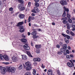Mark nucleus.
<instances>
[{
    "instance_id": "f257e3e1",
    "label": "nucleus",
    "mask_w": 75,
    "mask_h": 75,
    "mask_svg": "<svg viewBox=\"0 0 75 75\" xmlns=\"http://www.w3.org/2000/svg\"><path fill=\"white\" fill-rule=\"evenodd\" d=\"M32 12L33 13H38L40 12V10L37 7H35L34 8V9L32 10Z\"/></svg>"
},
{
    "instance_id": "f03ea898",
    "label": "nucleus",
    "mask_w": 75,
    "mask_h": 75,
    "mask_svg": "<svg viewBox=\"0 0 75 75\" xmlns=\"http://www.w3.org/2000/svg\"><path fill=\"white\" fill-rule=\"evenodd\" d=\"M8 70L9 72L14 73V72H15L16 69L14 67H12L11 68H9L8 69Z\"/></svg>"
},
{
    "instance_id": "7ed1b4c3",
    "label": "nucleus",
    "mask_w": 75,
    "mask_h": 75,
    "mask_svg": "<svg viewBox=\"0 0 75 75\" xmlns=\"http://www.w3.org/2000/svg\"><path fill=\"white\" fill-rule=\"evenodd\" d=\"M31 35H33V38H38V36H36V35H37V33H36V32L33 31L31 33Z\"/></svg>"
},
{
    "instance_id": "20e7f679",
    "label": "nucleus",
    "mask_w": 75,
    "mask_h": 75,
    "mask_svg": "<svg viewBox=\"0 0 75 75\" xmlns=\"http://www.w3.org/2000/svg\"><path fill=\"white\" fill-rule=\"evenodd\" d=\"M1 72L2 74L4 75L6 74V68L5 67H3L1 69Z\"/></svg>"
},
{
    "instance_id": "39448f33",
    "label": "nucleus",
    "mask_w": 75,
    "mask_h": 75,
    "mask_svg": "<svg viewBox=\"0 0 75 75\" xmlns=\"http://www.w3.org/2000/svg\"><path fill=\"white\" fill-rule=\"evenodd\" d=\"M12 59L14 62H17L18 61V59L16 57V56H14L12 57Z\"/></svg>"
},
{
    "instance_id": "423d86ee",
    "label": "nucleus",
    "mask_w": 75,
    "mask_h": 75,
    "mask_svg": "<svg viewBox=\"0 0 75 75\" xmlns=\"http://www.w3.org/2000/svg\"><path fill=\"white\" fill-rule=\"evenodd\" d=\"M69 38H70V36L69 35H67V37L65 38V41L67 44L69 42Z\"/></svg>"
},
{
    "instance_id": "0eeeda50",
    "label": "nucleus",
    "mask_w": 75,
    "mask_h": 75,
    "mask_svg": "<svg viewBox=\"0 0 75 75\" xmlns=\"http://www.w3.org/2000/svg\"><path fill=\"white\" fill-rule=\"evenodd\" d=\"M18 17L20 19H23L25 17V15L24 14H22L20 13L18 15Z\"/></svg>"
},
{
    "instance_id": "6e6552de",
    "label": "nucleus",
    "mask_w": 75,
    "mask_h": 75,
    "mask_svg": "<svg viewBox=\"0 0 75 75\" xmlns=\"http://www.w3.org/2000/svg\"><path fill=\"white\" fill-rule=\"evenodd\" d=\"M60 3L62 4V5H63V6H64V4H65V5H67V2H66V0H63V1H60Z\"/></svg>"
},
{
    "instance_id": "1a4fd4ad",
    "label": "nucleus",
    "mask_w": 75,
    "mask_h": 75,
    "mask_svg": "<svg viewBox=\"0 0 75 75\" xmlns=\"http://www.w3.org/2000/svg\"><path fill=\"white\" fill-rule=\"evenodd\" d=\"M23 47L25 48V49H26L27 50H29L30 48V47L28 46V45L27 44H25V45L23 46Z\"/></svg>"
},
{
    "instance_id": "9d476101",
    "label": "nucleus",
    "mask_w": 75,
    "mask_h": 75,
    "mask_svg": "<svg viewBox=\"0 0 75 75\" xmlns=\"http://www.w3.org/2000/svg\"><path fill=\"white\" fill-rule=\"evenodd\" d=\"M34 17L29 16L28 17V23H30V21H31V20H34Z\"/></svg>"
},
{
    "instance_id": "9b49d317",
    "label": "nucleus",
    "mask_w": 75,
    "mask_h": 75,
    "mask_svg": "<svg viewBox=\"0 0 75 75\" xmlns=\"http://www.w3.org/2000/svg\"><path fill=\"white\" fill-rule=\"evenodd\" d=\"M47 74L48 75H52V71L51 69H49L48 70Z\"/></svg>"
},
{
    "instance_id": "f8f14e48",
    "label": "nucleus",
    "mask_w": 75,
    "mask_h": 75,
    "mask_svg": "<svg viewBox=\"0 0 75 75\" xmlns=\"http://www.w3.org/2000/svg\"><path fill=\"white\" fill-rule=\"evenodd\" d=\"M4 59L6 61H9V60L8 57V56L6 55H4Z\"/></svg>"
},
{
    "instance_id": "ddd939ff",
    "label": "nucleus",
    "mask_w": 75,
    "mask_h": 75,
    "mask_svg": "<svg viewBox=\"0 0 75 75\" xmlns=\"http://www.w3.org/2000/svg\"><path fill=\"white\" fill-rule=\"evenodd\" d=\"M22 59H24V60H26L27 59V56L25 55H23L22 56Z\"/></svg>"
},
{
    "instance_id": "4468645a",
    "label": "nucleus",
    "mask_w": 75,
    "mask_h": 75,
    "mask_svg": "<svg viewBox=\"0 0 75 75\" xmlns=\"http://www.w3.org/2000/svg\"><path fill=\"white\" fill-rule=\"evenodd\" d=\"M25 64L27 67H30L31 65V64L29 62H28L25 63Z\"/></svg>"
},
{
    "instance_id": "2eb2a0df",
    "label": "nucleus",
    "mask_w": 75,
    "mask_h": 75,
    "mask_svg": "<svg viewBox=\"0 0 75 75\" xmlns=\"http://www.w3.org/2000/svg\"><path fill=\"white\" fill-rule=\"evenodd\" d=\"M35 47L36 48L40 49L41 48V45H35Z\"/></svg>"
},
{
    "instance_id": "dca6fc26",
    "label": "nucleus",
    "mask_w": 75,
    "mask_h": 75,
    "mask_svg": "<svg viewBox=\"0 0 75 75\" xmlns=\"http://www.w3.org/2000/svg\"><path fill=\"white\" fill-rule=\"evenodd\" d=\"M34 61H39L40 62L41 61V59L39 58H37L33 59Z\"/></svg>"
},
{
    "instance_id": "f3484780",
    "label": "nucleus",
    "mask_w": 75,
    "mask_h": 75,
    "mask_svg": "<svg viewBox=\"0 0 75 75\" xmlns=\"http://www.w3.org/2000/svg\"><path fill=\"white\" fill-rule=\"evenodd\" d=\"M24 24V22H21L19 23L17 25V27H20V25H23Z\"/></svg>"
},
{
    "instance_id": "a211bd4d",
    "label": "nucleus",
    "mask_w": 75,
    "mask_h": 75,
    "mask_svg": "<svg viewBox=\"0 0 75 75\" xmlns=\"http://www.w3.org/2000/svg\"><path fill=\"white\" fill-rule=\"evenodd\" d=\"M4 55L3 56L2 54H0V59L1 60H4Z\"/></svg>"
},
{
    "instance_id": "6ab92c4d",
    "label": "nucleus",
    "mask_w": 75,
    "mask_h": 75,
    "mask_svg": "<svg viewBox=\"0 0 75 75\" xmlns=\"http://www.w3.org/2000/svg\"><path fill=\"white\" fill-rule=\"evenodd\" d=\"M21 41L23 42H26L27 40L26 39H21Z\"/></svg>"
},
{
    "instance_id": "aec40b11",
    "label": "nucleus",
    "mask_w": 75,
    "mask_h": 75,
    "mask_svg": "<svg viewBox=\"0 0 75 75\" xmlns=\"http://www.w3.org/2000/svg\"><path fill=\"white\" fill-rule=\"evenodd\" d=\"M26 69L27 71H30V70H31L32 67H26Z\"/></svg>"
},
{
    "instance_id": "412c9836",
    "label": "nucleus",
    "mask_w": 75,
    "mask_h": 75,
    "mask_svg": "<svg viewBox=\"0 0 75 75\" xmlns=\"http://www.w3.org/2000/svg\"><path fill=\"white\" fill-rule=\"evenodd\" d=\"M27 54L30 57H33V56L32 55H31V53H30V52H27Z\"/></svg>"
},
{
    "instance_id": "4be33fe9",
    "label": "nucleus",
    "mask_w": 75,
    "mask_h": 75,
    "mask_svg": "<svg viewBox=\"0 0 75 75\" xmlns=\"http://www.w3.org/2000/svg\"><path fill=\"white\" fill-rule=\"evenodd\" d=\"M67 65L69 67H72V64L71 63H67Z\"/></svg>"
},
{
    "instance_id": "5701e85b",
    "label": "nucleus",
    "mask_w": 75,
    "mask_h": 75,
    "mask_svg": "<svg viewBox=\"0 0 75 75\" xmlns=\"http://www.w3.org/2000/svg\"><path fill=\"white\" fill-rule=\"evenodd\" d=\"M61 51L62 52H65V51H66L64 48H62L61 49Z\"/></svg>"
},
{
    "instance_id": "b1692460",
    "label": "nucleus",
    "mask_w": 75,
    "mask_h": 75,
    "mask_svg": "<svg viewBox=\"0 0 75 75\" xmlns=\"http://www.w3.org/2000/svg\"><path fill=\"white\" fill-rule=\"evenodd\" d=\"M22 6H23L21 5V4H19L18 6V9L19 10H20L21 8V7H22Z\"/></svg>"
},
{
    "instance_id": "393cba45",
    "label": "nucleus",
    "mask_w": 75,
    "mask_h": 75,
    "mask_svg": "<svg viewBox=\"0 0 75 75\" xmlns=\"http://www.w3.org/2000/svg\"><path fill=\"white\" fill-rule=\"evenodd\" d=\"M64 8L65 11H67V12H68V11H69L68 8H67L65 7H64Z\"/></svg>"
},
{
    "instance_id": "a878e982",
    "label": "nucleus",
    "mask_w": 75,
    "mask_h": 75,
    "mask_svg": "<svg viewBox=\"0 0 75 75\" xmlns=\"http://www.w3.org/2000/svg\"><path fill=\"white\" fill-rule=\"evenodd\" d=\"M35 6H36V7H39L40 5H39V4L35 2Z\"/></svg>"
},
{
    "instance_id": "bb28decb",
    "label": "nucleus",
    "mask_w": 75,
    "mask_h": 75,
    "mask_svg": "<svg viewBox=\"0 0 75 75\" xmlns=\"http://www.w3.org/2000/svg\"><path fill=\"white\" fill-rule=\"evenodd\" d=\"M33 75H35V74H36V70L35 69H33Z\"/></svg>"
},
{
    "instance_id": "cd10ccee",
    "label": "nucleus",
    "mask_w": 75,
    "mask_h": 75,
    "mask_svg": "<svg viewBox=\"0 0 75 75\" xmlns=\"http://www.w3.org/2000/svg\"><path fill=\"white\" fill-rule=\"evenodd\" d=\"M36 52L37 53V54H40V50L37 49L36 50Z\"/></svg>"
},
{
    "instance_id": "c85d7f7f",
    "label": "nucleus",
    "mask_w": 75,
    "mask_h": 75,
    "mask_svg": "<svg viewBox=\"0 0 75 75\" xmlns=\"http://www.w3.org/2000/svg\"><path fill=\"white\" fill-rule=\"evenodd\" d=\"M20 31L21 33H23L24 31V29H20Z\"/></svg>"
},
{
    "instance_id": "c756f323",
    "label": "nucleus",
    "mask_w": 75,
    "mask_h": 75,
    "mask_svg": "<svg viewBox=\"0 0 75 75\" xmlns=\"http://www.w3.org/2000/svg\"><path fill=\"white\" fill-rule=\"evenodd\" d=\"M18 1L21 4H23L24 3V1L23 0H19Z\"/></svg>"
},
{
    "instance_id": "7c9ffc66",
    "label": "nucleus",
    "mask_w": 75,
    "mask_h": 75,
    "mask_svg": "<svg viewBox=\"0 0 75 75\" xmlns=\"http://www.w3.org/2000/svg\"><path fill=\"white\" fill-rule=\"evenodd\" d=\"M25 10V7H24L22 6V7L20 9V10L21 11H23V10Z\"/></svg>"
},
{
    "instance_id": "2f4dec72",
    "label": "nucleus",
    "mask_w": 75,
    "mask_h": 75,
    "mask_svg": "<svg viewBox=\"0 0 75 75\" xmlns=\"http://www.w3.org/2000/svg\"><path fill=\"white\" fill-rule=\"evenodd\" d=\"M66 57L67 59H71V56L69 55H67L66 56Z\"/></svg>"
},
{
    "instance_id": "473e14b6",
    "label": "nucleus",
    "mask_w": 75,
    "mask_h": 75,
    "mask_svg": "<svg viewBox=\"0 0 75 75\" xmlns=\"http://www.w3.org/2000/svg\"><path fill=\"white\" fill-rule=\"evenodd\" d=\"M25 75H31V73L30 72H26L25 73Z\"/></svg>"
},
{
    "instance_id": "72a5a7b5",
    "label": "nucleus",
    "mask_w": 75,
    "mask_h": 75,
    "mask_svg": "<svg viewBox=\"0 0 75 75\" xmlns=\"http://www.w3.org/2000/svg\"><path fill=\"white\" fill-rule=\"evenodd\" d=\"M63 17H65V16H66V13H65V12L64 11V13H63L62 16Z\"/></svg>"
},
{
    "instance_id": "f704fd0d",
    "label": "nucleus",
    "mask_w": 75,
    "mask_h": 75,
    "mask_svg": "<svg viewBox=\"0 0 75 75\" xmlns=\"http://www.w3.org/2000/svg\"><path fill=\"white\" fill-rule=\"evenodd\" d=\"M2 64H5V65H8V64H9L10 63L8 62H2Z\"/></svg>"
},
{
    "instance_id": "c9c22d12",
    "label": "nucleus",
    "mask_w": 75,
    "mask_h": 75,
    "mask_svg": "<svg viewBox=\"0 0 75 75\" xmlns=\"http://www.w3.org/2000/svg\"><path fill=\"white\" fill-rule=\"evenodd\" d=\"M62 54V52L60 51L58 52L57 54L59 55H61Z\"/></svg>"
},
{
    "instance_id": "e433bc0d",
    "label": "nucleus",
    "mask_w": 75,
    "mask_h": 75,
    "mask_svg": "<svg viewBox=\"0 0 75 75\" xmlns=\"http://www.w3.org/2000/svg\"><path fill=\"white\" fill-rule=\"evenodd\" d=\"M23 68V66L22 65H21L18 67V69L19 70H20V69H21Z\"/></svg>"
},
{
    "instance_id": "4c0bfd02",
    "label": "nucleus",
    "mask_w": 75,
    "mask_h": 75,
    "mask_svg": "<svg viewBox=\"0 0 75 75\" xmlns=\"http://www.w3.org/2000/svg\"><path fill=\"white\" fill-rule=\"evenodd\" d=\"M68 21H69V22L70 23H72V20H71V19L70 18H69L68 19Z\"/></svg>"
},
{
    "instance_id": "58836bf2",
    "label": "nucleus",
    "mask_w": 75,
    "mask_h": 75,
    "mask_svg": "<svg viewBox=\"0 0 75 75\" xmlns=\"http://www.w3.org/2000/svg\"><path fill=\"white\" fill-rule=\"evenodd\" d=\"M31 2H28V6L29 7H31Z\"/></svg>"
},
{
    "instance_id": "ea45409f",
    "label": "nucleus",
    "mask_w": 75,
    "mask_h": 75,
    "mask_svg": "<svg viewBox=\"0 0 75 75\" xmlns=\"http://www.w3.org/2000/svg\"><path fill=\"white\" fill-rule=\"evenodd\" d=\"M70 34L71 35H72V36H75V34H74V33H73L72 32H71Z\"/></svg>"
},
{
    "instance_id": "a19ab883",
    "label": "nucleus",
    "mask_w": 75,
    "mask_h": 75,
    "mask_svg": "<svg viewBox=\"0 0 75 75\" xmlns=\"http://www.w3.org/2000/svg\"><path fill=\"white\" fill-rule=\"evenodd\" d=\"M63 20H67L68 18L67 17H65L62 18Z\"/></svg>"
},
{
    "instance_id": "79ce46f5",
    "label": "nucleus",
    "mask_w": 75,
    "mask_h": 75,
    "mask_svg": "<svg viewBox=\"0 0 75 75\" xmlns=\"http://www.w3.org/2000/svg\"><path fill=\"white\" fill-rule=\"evenodd\" d=\"M62 22L64 24H67V21L65 20H63V21H62Z\"/></svg>"
},
{
    "instance_id": "37998d69",
    "label": "nucleus",
    "mask_w": 75,
    "mask_h": 75,
    "mask_svg": "<svg viewBox=\"0 0 75 75\" xmlns=\"http://www.w3.org/2000/svg\"><path fill=\"white\" fill-rule=\"evenodd\" d=\"M67 16L68 18H71V15L68 14V13H67Z\"/></svg>"
},
{
    "instance_id": "c03bdc74",
    "label": "nucleus",
    "mask_w": 75,
    "mask_h": 75,
    "mask_svg": "<svg viewBox=\"0 0 75 75\" xmlns=\"http://www.w3.org/2000/svg\"><path fill=\"white\" fill-rule=\"evenodd\" d=\"M67 45V44H64L63 45L62 47H63V48H65V47H66Z\"/></svg>"
},
{
    "instance_id": "a18cd8bd",
    "label": "nucleus",
    "mask_w": 75,
    "mask_h": 75,
    "mask_svg": "<svg viewBox=\"0 0 75 75\" xmlns=\"http://www.w3.org/2000/svg\"><path fill=\"white\" fill-rule=\"evenodd\" d=\"M9 10L11 11H13V8L12 7L10 8L9 9Z\"/></svg>"
},
{
    "instance_id": "49530a36",
    "label": "nucleus",
    "mask_w": 75,
    "mask_h": 75,
    "mask_svg": "<svg viewBox=\"0 0 75 75\" xmlns=\"http://www.w3.org/2000/svg\"><path fill=\"white\" fill-rule=\"evenodd\" d=\"M56 47L57 48H60V45H57Z\"/></svg>"
},
{
    "instance_id": "de8ad7c7",
    "label": "nucleus",
    "mask_w": 75,
    "mask_h": 75,
    "mask_svg": "<svg viewBox=\"0 0 75 75\" xmlns=\"http://www.w3.org/2000/svg\"><path fill=\"white\" fill-rule=\"evenodd\" d=\"M31 15L32 16L34 17V16H35V14L34 13H31Z\"/></svg>"
},
{
    "instance_id": "09e8293b",
    "label": "nucleus",
    "mask_w": 75,
    "mask_h": 75,
    "mask_svg": "<svg viewBox=\"0 0 75 75\" xmlns=\"http://www.w3.org/2000/svg\"><path fill=\"white\" fill-rule=\"evenodd\" d=\"M62 35H63V36H64V37H67V35H66L65 34H62Z\"/></svg>"
},
{
    "instance_id": "8fccbe9b",
    "label": "nucleus",
    "mask_w": 75,
    "mask_h": 75,
    "mask_svg": "<svg viewBox=\"0 0 75 75\" xmlns=\"http://www.w3.org/2000/svg\"><path fill=\"white\" fill-rule=\"evenodd\" d=\"M23 28H24V26L23 25L21 26L20 29H23Z\"/></svg>"
},
{
    "instance_id": "3c124183",
    "label": "nucleus",
    "mask_w": 75,
    "mask_h": 75,
    "mask_svg": "<svg viewBox=\"0 0 75 75\" xmlns=\"http://www.w3.org/2000/svg\"><path fill=\"white\" fill-rule=\"evenodd\" d=\"M72 25H73V26H74V27L75 28V22H74L72 23Z\"/></svg>"
},
{
    "instance_id": "603ef678",
    "label": "nucleus",
    "mask_w": 75,
    "mask_h": 75,
    "mask_svg": "<svg viewBox=\"0 0 75 75\" xmlns=\"http://www.w3.org/2000/svg\"><path fill=\"white\" fill-rule=\"evenodd\" d=\"M42 68L44 69V68H45V66L44 65H43V64H42Z\"/></svg>"
},
{
    "instance_id": "864d4df0",
    "label": "nucleus",
    "mask_w": 75,
    "mask_h": 75,
    "mask_svg": "<svg viewBox=\"0 0 75 75\" xmlns=\"http://www.w3.org/2000/svg\"><path fill=\"white\" fill-rule=\"evenodd\" d=\"M66 53H67V54H69V50H67L66 51Z\"/></svg>"
},
{
    "instance_id": "5fc2aeb1",
    "label": "nucleus",
    "mask_w": 75,
    "mask_h": 75,
    "mask_svg": "<svg viewBox=\"0 0 75 75\" xmlns=\"http://www.w3.org/2000/svg\"><path fill=\"white\" fill-rule=\"evenodd\" d=\"M59 44L60 45H63V43L62 42H60L59 43Z\"/></svg>"
},
{
    "instance_id": "6e6d98bb",
    "label": "nucleus",
    "mask_w": 75,
    "mask_h": 75,
    "mask_svg": "<svg viewBox=\"0 0 75 75\" xmlns=\"http://www.w3.org/2000/svg\"><path fill=\"white\" fill-rule=\"evenodd\" d=\"M65 50H68V47H65Z\"/></svg>"
},
{
    "instance_id": "4d7b16f0",
    "label": "nucleus",
    "mask_w": 75,
    "mask_h": 75,
    "mask_svg": "<svg viewBox=\"0 0 75 75\" xmlns=\"http://www.w3.org/2000/svg\"><path fill=\"white\" fill-rule=\"evenodd\" d=\"M64 55H67V52H65L63 54Z\"/></svg>"
},
{
    "instance_id": "13d9d810",
    "label": "nucleus",
    "mask_w": 75,
    "mask_h": 75,
    "mask_svg": "<svg viewBox=\"0 0 75 75\" xmlns=\"http://www.w3.org/2000/svg\"><path fill=\"white\" fill-rule=\"evenodd\" d=\"M35 2H39V0H34Z\"/></svg>"
},
{
    "instance_id": "bf43d9fd",
    "label": "nucleus",
    "mask_w": 75,
    "mask_h": 75,
    "mask_svg": "<svg viewBox=\"0 0 75 75\" xmlns=\"http://www.w3.org/2000/svg\"><path fill=\"white\" fill-rule=\"evenodd\" d=\"M67 34H69V31L68 30H67Z\"/></svg>"
},
{
    "instance_id": "052dcab7",
    "label": "nucleus",
    "mask_w": 75,
    "mask_h": 75,
    "mask_svg": "<svg viewBox=\"0 0 75 75\" xmlns=\"http://www.w3.org/2000/svg\"><path fill=\"white\" fill-rule=\"evenodd\" d=\"M70 57H71L72 58H73V57H74V55H73L72 54L70 55Z\"/></svg>"
},
{
    "instance_id": "680f3d73",
    "label": "nucleus",
    "mask_w": 75,
    "mask_h": 75,
    "mask_svg": "<svg viewBox=\"0 0 75 75\" xmlns=\"http://www.w3.org/2000/svg\"><path fill=\"white\" fill-rule=\"evenodd\" d=\"M30 32H28V35H30Z\"/></svg>"
},
{
    "instance_id": "e2e57ef3",
    "label": "nucleus",
    "mask_w": 75,
    "mask_h": 75,
    "mask_svg": "<svg viewBox=\"0 0 75 75\" xmlns=\"http://www.w3.org/2000/svg\"><path fill=\"white\" fill-rule=\"evenodd\" d=\"M36 29H33V31H34L35 32H36Z\"/></svg>"
},
{
    "instance_id": "0e129e2a",
    "label": "nucleus",
    "mask_w": 75,
    "mask_h": 75,
    "mask_svg": "<svg viewBox=\"0 0 75 75\" xmlns=\"http://www.w3.org/2000/svg\"><path fill=\"white\" fill-rule=\"evenodd\" d=\"M52 24L53 25H55V23H52Z\"/></svg>"
},
{
    "instance_id": "69168bd1",
    "label": "nucleus",
    "mask_w": 75,
    "mask_h": 75,
    "mask_svg": "<svg viewBox=\"0 0 75 75\" xmlns=\"http://www.w3.org/2000/svg\"><path fill=\"white\" fill-rule=\"evenodd\" d=\"M57 74H58L59 75V74H60V72H59V71H57Z\"/></svg>"
},
{
    "instance_id": "338daca9",
    "label": "nucleus",
    "mask_w": 75,
    "mask_h": 75,
    "mask_svg": "<svg viewBox=\"0 0 75 75\" xmlns=\"http://www.w3.org/2000/svg\"><path fill=\"white\" fill-rule=\"evenodd\" d=\"M22 37L23 38H25V35H23Z\"/></svg>"
},
{
    "instance_id": "774afa93",
    "label": "nucleus",
    "mask_w": 75,
    "mask_h": 75,
    "mask_svg": "<svg viewBox=\"0 0 75 75\" xmlns=\"http://www.w3.org/2000/svg\"><path fill=\"white\" fill-rule=\"evenodd\" d=\"M72 31H75V28H73L72 29Z\"/></svg>"
}]
</instances>
